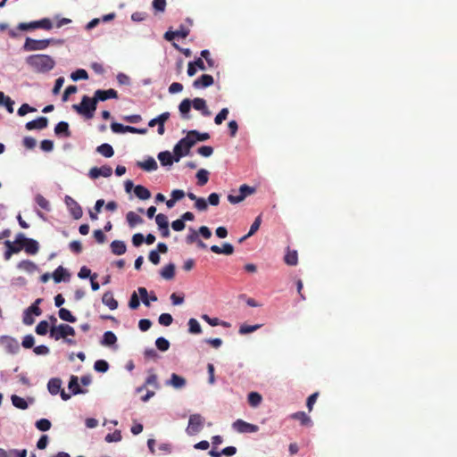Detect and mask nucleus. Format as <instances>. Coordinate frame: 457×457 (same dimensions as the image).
Here are the masks:
<instances>
[{"mask_svg": "<svg viewBox=\"0 0 457 457\" xmlns=\"http://www.w3.org/2000/svg\"><path fill=\"white\" fill-rule=\"evenodd\" d=\"M102 302L104 305L108 306L111 310H115L118 308V302L113 297L112 292H105L102 297Z\"/></svg>", "mask_w": 457, "mask_h": 457, "instance_id": "5701e85b", "label": "nucleus"}, {"mask_svg": "<svg viewBox=\"0 0 457 457\" xmlns=\"http://www.w3.org/2000/svg\"><path fill=\"white\" fill-rule=\"evenodd\" d=\"M58 315L60 319L64 321L74 323L77 320L76 317L72 315V313L68 309L65 308H61L58 312Z\"/></svg>", "mask_w": 457, "mask_h": 457, "instance_id": "c9c22d12", "label": "nucleus"}, {"mask_svg": "<svg viewBox=\"0 0 457 457\" xmlns=\"http://www.w3.org/2000/svg\"><path fill=\"white\" fill-rule=\"evenodd\" d=\"M134 193L141 200H147L151 197L150 191L144 186L137 185L134 187Z\"/></svg>", "mask_w": 457, "mask_h": 457, "instance_id": "c756f323", "label": "nucleus"}, {"mask_svg": "<svg viewBox=\"0 0 457 457\" xmlns=\"http://www.w3.org/2000/svg\"><path fill=\"white\" fill-rule=\"evenodd\" d=\"M11 400L12 404L18 409L26 410L28 408V403L22 397L13 395H12Z\"/></svg>", "mask_w": 457, "mask_h": 457, "instance_id": "a19ab883", "label": "nucleus"}, {"mask_svg": "<svg viewBox=\"0 0 457 457\" xmlns=\"http://www.w3.org/2000/svg\"><path fill=\"white\" fill-rule=\"evenodd\" d=\"M0 345L5 350L6 353L14 354L17 353L20 350L19 342L9 336H1L0 337Z\"/></svg>", "mask_w": 457, "mask_h": 457, "instance_id": "6e6552de", "label": "nucleus"}, {"mask_svg": "<svg viewBox=\"0 0 457 457\" xmlns=\"http://www.w3.org/2000/svg\"><path fill=\"white\" fill-rule=\"evenodd\" d=\"M116 342H117V337L115 336V334L112 331H106L103 336L101 344L103 345L111 346V345H113Z\"/></svg>", "mask_w": 457, "mask_h": 457, "instance_id": "f704fd0d", "label": "nucleus"}, {"mask_svg": "<svg viewBox=\"0 0 457 457\" xmlns=\"http://www.w3.org/2000/svg\"><path fill=\"white\" fill-rule=\"evenodd\" d=\"M188 331L191 334H200L202 332L199 322L194 318L188 320Z\"/></svg>", "mask_w": 457, "mask_h": 457, "instance_id": "c03bdc74", "label": "nucleus"}, {"mask_svg": "<svg viewBox=\"0 0 457 457\" xmlns=\"http://www.w3.org/2000/svg\"><path fill=\"white\" fill-rule=\"evenodd\" d=\"M18 268L28 273H34L36 270H37V264L29 260H23L19 262Z\"/></svg>", "mask_w": 457, "mask_h": 457, "instance_id": "a878e982", "label": "nucleus"}, {"mask_svg": "<svg viewBox=\"0 0 457 457\" xmlns=\"http://www.w3.org/2000/svg\"><path fill=\"white\" fill-rule=\"evenodd\" d=\"M35 201L37 205L45 211L49 212L51 210V205L49 201L45 198L42 195H37L35 197Z\"/></svg>", "mask_w": 457, "mask_h": 457, "instance_id": "79ce46f5", "label": "nucleus"}, {"mask_svg": "<svg viewBox=\"0 0 457 457\" xmlns=\"http://www.w3.org/2000/svg\"><path fill=\"white\" fill-rule=\"evenodd\" d=\"M155 345L160 351L165 352L170 347V342L166 338L161 337L156 339Z\"/></svg>", "mask_w": 457, "mask_h": 457, "instance_id": "8fccbe9b", "label": "nucleus"}, {"mask_svg": "<svg viewBox=\"0 0 457 457\" xmlns=\"http://www.w3.org/2000/svg\"><path fill=\"white\" fill-rule=\"evenodd\" d=\"M94 369L98 372H106L109 369V364L104 360H97L94 364Z\"/></svg>", "mask_w": 457, "mask_h": 457, "instance_id": "603ef678", "label": "nucleus"}, {"mask_svg": "<svg viewBox=\"0 0 457 457\" xmlns=\"http://www.w3.org/2000/svg\"><path fill=\"white\" fill-rule=\"evenodd\" d=\"M228 109L223 108L220 110V112L216 115L214 119V122L217 125H220L228 117Z\"/></svg>", "mask_w": 457, "mask_h": 457, "instance_id": "13d9d810", "label": "nucleus"}, {"mask_svg": "<svg viewBox=\"0 0 457 457\" xmlns=\"http://www.w3.org/2000/svg\"><path fill=\"white\" fill-rule=\"evenodd\" d=\"M52 278L55 283H60L62 280H68L70 278V274L62 266H59L53 272Z\"/></svg>", "mask_w": 457, "mask_h": 457, "instance_id": "412c9836", "label": "nucleus"}, {"mask_svg": "<svg viewBox=\"0 0 457 457\" xmlns=\"http://www.w3.org/2000/svg\"><path fill=\"white\" fill-rule=\"evenodd\" d=\"M191 105V100L188 98L182 100L181 103L179 104V110L184 116V118H189L187 114L190 112Z\"/></svg>", "mask_w": 457, "mask_h": 457, "instance_id": "ea45409f", "label": "nucleus"}, {"mask_svg": "<svg viewBox=\"0 0 457 457\" xmlns=\"http://www.w3.org/2000/svg\"><path fill=\"white\" fill-rule=\"evenodd\" d=\"M112 173V167L108 166V165H104L100 168L98 167H93L92 169H90L89 170V177L93 179H96L97 178H99L100 176H103V177H110Z\"/></svg>", "mask_w": 457, "mask_h": 457, "instance_id": "ddd939ff", "label": "nucleus"}, {"mask_svg": "<svg viewBox=\"0 0 457 457\" xmlns=\"http://www.w3.org/2000/svg\"><path fill=\"white\" fill-rule=\"evenodd\" d=\"M10 457H27V450L12 449L9 451Z\"/></svg>", "mask_w": 457, "mask_h": 457, "instance_id": "774afa93", "label": "nucleus"}, {"mask_svg": "<svg viewBox=\"0 0 457 457\" xmlns=\"http://www.w3.org/2000/svg\"><path fill=\"white\" fill-rule=\"evenodd\" d=\"M48 125V119L46 117H39L34 120H30L26 123L25 128L28 130L33 129H46Z\"/></svg>", "mask_w": 457, "mask_h": 457, "instance_id": "4468645a", "label": "nucleus"}, {"mask_svg": "<svg viewBox=\"0 0 457 457\" xmlns=\"http://www.w3.org/2000/svg\"><path fill=\"white\" fill-rule=\"evenodd\" d=\"M40 147L45 152H51L54 149V143L52 140L44 139L40 143Z\"/></svg>", "mask_w": 457, "mask_h": 457, "instance_id": "338daca9", "label": "nucleus"}, {"mask_svg": "<svg viewBox=\"0 0 457 457\" xmlns=\"http://www.w3.org/2000/svg\"><path fill=\"white\" fill-rule=\"evenodd\" d=\"M72 108L79 114L84 115L87 119L94 116L96 110V103L93 98L84 96L79 104H73Z\"/></svg>", "mask_w": 457, "mask_h": 457, "instance_id": "f03ea898", "label": "nucleus"}, {"mask_svg": "<svg viewBox=\"0 0 457 457\" xmlns=\"http://www.w3.org/2000/svg\"><path fill=\"white\" fill-rule=\"evenodd\" d=\"M35 22H36V24H35L36 29H43L50 30L53 28L52 21L47 18H44V19H42L40 21H37Z\"/></svg>", "mask_w": 457, "mask_h": 457, "instance_id": "49530a36", "label": "nucleus"}, {"mask_svg": "<svg viewBox=\"0 0 457 457\" xmlns=\"http://www.w3.org/2000/svg\"><path fill=\"white\" fill-rule=\"evenodd\" d=\"M232 427L238 433H255L259 430L257 425L248 423L240 419L233 422Z\"/></svg>", "mask_w": 457, "mask_h": 457, "instance_id": "1a4fd4ad", "label": "nucleus"}, {"mask_svg": "<svg viewBox=\"0 0 457 457\" xmlns=\"http://www.w3.org/2000/svg\"><path fill=\"white\" fill-rule=\"evenodd\" d=\"M48 323L46 320H41L36 327V333L39 336H45L48 331Z\"/></svg>", "mask_w": 457, "mask_h": 457, "instance_id": "5fc2aeb1", "label": "nucleus"}, {"mask_svg": "<svg viewBox=\"0 0 457 457\" xmlns=\"http://www.w3.org/2000/svg\"><path fill=\"white\" fill-rule=\"evenodd\" d=\"M197 153L204 157H209L213 154V148L210 145H203L197 149Z\"/></svg>", "mask_w": 457, "mask_h": 457, "instance_id": "680f3d73", "label": "nucleus"}, {"mask_svg": "<svg viewBox=\"0 0 457 457\" xmlns=\"http://www.w3.org/2000/svg\"><path fill=\"white\" fill-rule=\"evenodd\" d=\"M126 219L130 228H134L135 226L141 224L144 221V220L139 215L132 211L127 213Z\"/></svg>", "mask_w": 457, "mask_h": 457, "instance_id": "7c9ffc66", "label": "nucleus"}, {"mask_svg": "<svg viewBox=\"0 0 457 457\" xmlns=\"http://www.w3.org/2000/svg\"><path fill=\"white\" fill-rule=\"evenodd\" d=\"M139 305H140L139 298H138L137 293L134 292L130 296V299L129 302V306L130 309L136 310L139 307Z\"/></svg>", "mask_w": 457, "mask_h": 457, "instance_id": "e2e57ef3", "label": "nucleus"}, {"mask_svg": "<svg viewBox=\"0 0 457 457\" xmlns=\"http://www.w3.org/2000/svg\"><path fill=\"white\" fill-rule=\"evenodd\" d=\"M68 387L72 392L73 395L84 393V391L80 388L79 385V379L77 376L72 375L71 377Z\"/></svg>", "mask_w": 457, "mask_h": 457, "instance_id": "72a5a7b5", "label": "nucleus"}, {"mask_svg": "<svg viewBox=\"0 0 457 457\" xmlns=\"http://www.w3.org/2000/svg\"><path fill=\"white\" fill-rule=\"evenodd\" d=\"M71 78L74 81H77V80H79V79H88V74H87V72L85 70L79 69L76 71L71 73Z\"/></svg>", "mask_w": 457, "mask_h": 457, "instance_id": "de8ad7c7", "label": "nucleus"}, {"mask_svg": "<svg viewBox=\"0 0 457 457\" xmlns=\"http://www.w3.org/2000/svg\"><path fill=\"white\" fill-rule=\"evenodd\" d=\"M199 237L197 231L193 228H190V233L187 236L186 242L188 245H191L193 243H196Z\"/></svg>", "mask_w": 457, "mask_h": 457, "instance_id": "0e129e2a", "label": "nucleus"}, {"mask_svg": "<svg viewBox=\"0 0 457 457\" xmlns=\"http://www.w3.org/2000/svg\"><path fill=\"white\" fill-rule=\"evenodd\" d=\"M96 152L106 158H110L114 154L112 146L107 143L98 145L96 147Z\"/></svg>", "mask_w": 457, "mask_h": 457, "instance_id": "bb28decb", "label": "nucleus"}, {"mask_svg": "<svg viewBox=\"0 0 457 457\" xmlns=\"http://www.w3.org/2000/svg\"><path fill=\"white\" fill-rule=\"evenodd\" d=\"M111 129L114 133H134V134H145L147 132V129H137L131 126H125L120 123L112 122L111 124Z\"/></svg>", "mask_w": 457, "mask_h": 457, "instance_id": "9d476101", "label": "nucleus"}, {"mask_svg": "<svg viewBox=\"0 0 457 457\" xmlns=\"http://www.w3.org/2000/svg\"><path fill=\"white\" fill-rule=\"evenodd\" d=\"M214 83L212 76L209 74H203L197 79L193 82L195 88H202L212 86Z\"/></svg>", "mask_w": 457, "mask_h": 457, "instance_id": "f3484780", "label": "nucleus"}, {"mask_svg": "<svg viewBox=\"0 0 457 457\" xmlns=\"http://www.w3.org/2000/svg\"><path fill=\"white\" fill-rule=\"evenodd\" d=\"M62 380L58 378H51L47 383V389L53 395H57L61 391Z\"/></svg>", "mask_w": 457, "mask_h": 457, "instance_id": "b1692460", "label": "nucleus"}, {"mask_svg": "<svg viewBox=\"0 0 457 457\" xmlns=\"http://www.w3.org/2000/svg\"><path fill=\"white\" fill-rule=\"evenodd\" d=\"M4 245H6L7 249L4 253V258L6 260L10 259L11 256L13 254V253H18L21 250V246H16L14 245V243L9 241V240H6L4 242Z\"/></svg>", "mask_w": 457, "mask_h": 457, "instance_id": "2f4dec72", "label": "nucleus"}, {"mask_svg": "<svg viewBox=\"0 0 457 457\" xmlns=\"http://www.w3.org/2000/svg\"><path fill=\"white\" fill-rule=\"evenodd\" d=\"M112 253L115 255L124 254L127 251L126 244L121 240H114L110 245Z\"/></svg>", "mask_w": 457, "mask_h": 457, "instance_id": "4be33fe9", "label": "nucleus"}, {"mask_svg": "<svg viewBox=\"0 0 457 457\" xmlns=\"http://www.w3.org/2000/svg\"><path fill=\"white\" fill-rule=\"evenodd\" d=\"M262 397L257 392H251L248 395V403L252 407H257L262 403Z\"/></svg>", "mask_w": 457, "mask_h": 457, "instance_id": "37998d69", "label": "nucleus"}, {"mask_svg": "<svg viewBox=\"0 0 457 457\" xmlns=\"http://www.w3.org/2000/svg\"><path fill=\"white\" fill-rule=\"evenodd\" d=\"M255 192V188L246 184L240 186L239 195H228V200L230 204H236L245 200V198Z\"/></svg>", "mask_w": 457, "mask_h": 457, "instance_id": "0eeeda50", "label": "nucleus"}, {"mask_svg": "<svg viewBox=\"0 0 457 457\" xmlns=\"http://www.w3.org/2000/svg\"><path fill=\"white\" fill-rule=\"evenodd\" d=\"M291 419L299 420L303 426H309L312 424L311 418L304 411H297L291 414Z\"/></svg>", "mask_w": 457, "mask_h": 457, "instance_id": "cd10ccee", "label": "nucleus"}, {"mask_svg": "<svg viewBox=\"0 0 457 457\" xmlns=\"http://www.w3.org/2000/svg\"><path fill=\"white\" fill-rule=\"evenodd\" d=\"M36 428L40 431H47L51 428V422L47 419H40L36 422Z\"/></svg>", "mask_w": 457, "mask_h": 457, "instance_id": "3c124183", "label": "nucleus"}, {"mask_svg": "<svg viewBox=\"0 0 457 457\" xmlns=\"http://www.w3.org/2000/svg\"><path fill=\"white\" fill-rule=\"evenodd\" d=\"M182 138L175 145L173 148L174 160L178 162L183 156L188 155L191 147L187 148L186 145L180 144Z\"/></svg>", "mask_w": 457, "mask_h": 457, "instance_id": "2eb2a0df", "label": "nucleus"}, {"mask_svg": "<svg viewBox=\"0 0 457 457\" xmlns=\"http://www.w3.org/2000/svg\"><path fill=\"white\" fill-rule=\"evenodd\" d=\"M111 98H113V99L118 98L117 91L112 88H110L108 90L97 89L95 92V96L93 97V99L96 101V104L98 101H106Z\"/></svg>", "mask_w": 457, "mask_h": 457, "instance_id": "f8f14e48", "label": "nucleus"}, {"mask_svg": "<svg viewBox=\"0 0 457 457\" xmlns=\"http://www.w3.org/2000/svg\"><path fill=\"white\" fill-rule=\"evenodd\" d=\"M169 118H170V112H162L158 117L152 119L149 121L148 126L152 128V127H154L155 125H160L161 123L164 124L169 120Z\"/></svg>", "mask_w": 457, "mask_h": 457, "instance_id": "e433bc0d", "label": "nucleus"}, {"mask_svg": "<svg viewBox=\"0 0 457 457\" xmlns=\"http://www.w3.org/2000/svg\"><path fill=\"white\" fill-rule=\"evenodd\" d=\"M137 166L146 171L156 170L158 168L157 162L153 157H148L143 162H137Z\"/></svg>", "mask_w": 457, "mask_h": 457, "instance_id": "6ab92c4d", "label": "nucleus"}, {"mask_svg": "<svg viewBox=\"0 0 457 457\" xmlns=\"http://www.w3.org/2000/svg\"><path fill=\"white\" fill-rule=\"evenodd\" d=\"M26 63L37 72H48L55 65L54 60L47 54H32L26 58Z\"/></svg>", "mask_w": 457, "mask_h": 457, "instance_id": "f257e3e1", "label": "nucleus"}, {"mask_svg": "<svg viewBox=\"0 0 457 457\" xmlns=\"http://www.w3.org/2000/svg\"><path fill=\"white\" fill-rule=\"evenodd\" d=\"M284 261L287 265L295 266L298 263V253L295 250L287 249Z\"/></svg>", "mask_w": 457, "mask_h": 457, "instance_id": "c85d7f7f", "label": "nucleus"}, {"mask_svg": "<svg viewBox=\"0 0 457 457\" xmlns=\"http://www.w3.org/2000/svg\"><path fill=\"white\" fill-rule=\"evenodd\" d=\"M36 108L34 107H31L29 104H21V106L18 109V115L20 116H24L26 115L27 113L29 112H36Z\"/></svg>", "mask_w": 457, "mask_h": 457, "instance_id": "052dcab7", "label": "nucleus"}, {"mask_svg": "<svg viewBox=\"0 0 457 457\" xmlns=\"http://www.w3.org/2000/svg\"><path fill=\"white\" fill-rule=\"evenodd\" d=\"M209 172L204 169H200L196 173L197 185L200 187L204 186L209 179Z\"/></svg>", "mask_w": 457, "mask_h": 457, "instance_id": "58836bf2", "label": "nucleus"}, {"mask_svg": "<svg viewBox=\"0 0 457 457\" xmlns=\"http://www.w3.org/2000/svg\"><path fill=\"white\" fill-rule=\"evenodd\" d=\"M210 138L209 133H200L197 130H190L187 136L182 138L181 145H186L187 148L192 147L198 141H206Z\"/></svg>", "mask_w": 457, "mask_h": 457, "instance_id": "39448f33", "label": "nucleus"}, {"mask_svg": "<svg viewBox=\"0 0 457 457\" xmlns=\"http://www.w3.org/2000/svg\"><path fill=\"white\" fill-rule=\"evenodd\" d=\"M22 247L28 254H36L39 249L37 241L32 238L24 239Z\"/></svg>", "mask_w": 457, "mask_h": 457, "instance_id": "a211bd4d", "label": "nucleus"}, {"mask_svg": "<svg viewBox=\"0 0 457 457\" xmlns=\"http://www.w3.org/2000/svg\"><path fill=\"white\" fill-rule=\"evenodd\" d=\"M52 39H33L27 37L23 45V50L26 52L39 51L46 49Z\"/></svg>", "mask_w": 457, "mask_h": 457, "instance_id": "20e7f679", "label": "nucleus"}, {"mask_svg": "<svg viewBox=\"0 0 457 457\" xmlns=\"http://www.w3.org/2000/svg\"><path fill=\"white\" fill-rule=\"evenodd\" d=\"M157 158L162 166H170L175 162L174 154L172 155L169 151L159 153Z\"/></svg>", "mask_w": 457, "mask_h": 457, "instance_id": "393cba45", "label": "nucleus"}, {"mask_svg": "<svg viewBox=\"0 0 457 457\" xmlns=\"http://www.w3.org/2000/svg\"><path fill=\"white\" fill-rule=\"evenodd\" d=\"M155 222L158 225L159 228L169 226L168 218L163 213H159L155 216Z\"/></svg>", "mask_w": 457, "mask_h": 457, "instance_id": "4d7b16f0", "label": "nucleus"}, {"mask_svg": "<svg viewBox=\"0 0 457 457\" xmlns=\"http://www.w3.org/2000/svg\"><path fill=\"white\" fill-rule=\"evenodd\" d=\"M204 419L200 414H192L188 420L187 433L190 436L198 434L204 427Z\"/></svg>", "mask_w": 457, "mask_h": 457, "instance_id": "423d86ee", "label": "nucleus"}, {"mask_svg": "<svg viewBox=\"0 0 457 457\" xmlns=\"http://www.w3.org/2000/svg\"><path fill=\"white\" fill-rule=\"evenodd\" d=\"M161 276L167 280H170L175 276V265L173 263H169L164 266L161 270Z\"/></svg>", "mask_w": 457, "mask_h": 457, "instance_id": "473e14b6", "label": "nucleus"}, {"mask_svg": "<svg viewBox=\"0 0 457 457\" xmlns=\"http://www.w3.org/2000/svg\"><path fill=\"white\" fill-rule=\"evenodd\" d=\"M191 104L195 110L200 111L202 115L205 117H208L212 114V112H210L206 105V101L204 98L196 97L193 101H191Z\"/></svg>", "mask_w": 457, "mask_h": 457, "instance_id": "dca6fc26", "label": "nucleus"}, {"mask_svg": "<svg viewBox=\"0 0 457 457\" xmlns=\"http://www.w3.org/2000/svg\"><path fill=\"white\" fill-rule=\"evenodd\" d=\"M64 202L71 214V216L75 220H79L83 215V211L81 206L70 195H66L64 198Z\"/></svg>", "mask_w": 457, "mask_h": 457, "instance_id": "9b49d317", "label": "nucleus"}, {"mask_svg": "<svg viewBox=\"0 0 457 457\" xmlns=\"http://www.w3.org/2000/svg\"><path fill=\"white\" fill-rule=\"evenodd\" d=\"M260 327H261V325L243 324L242 326H240L238 332L241 335H245V334H249V333H252V332L257 330Z\"/></svg>", "mask_w": 457, "mask_h": 457, "instance_id": "864d4df0", "label": "nucleus"}, {"mask_svg": "<svg viewBox=\"0 0 457 457\" xmlns=\"http://www.w3.org/2000/svg\"><path fill=\"white\" fill-rule=\"evenodd\" d=\"M121 440L120 431L115 430L113 433H109L105 436V441L108 443L119 442Z\"/></svg>", "mask_w": 457, "mask_h": 457, "instance_id": "bf43d9fd", "label": "nucleus"}, {"mask_svg": "<svg viewBox=\"0 0 457 457\" xmlns=\"http://www.w3.org/2000/svg\"><path fill=\"white\" fill-rule=\"evenodd\" d=\"M49 332L50 337L55 340H59L61 338L65 339L68 336L75 335V329L68 324H60L57 327L53 326Z\"/></svg>", "mask_w": 457, "mask_h": 457, "instance_id": "7ed1b4c3", "label": "nucleus"}, {"mask_svg": "<svg viewBox=\"0 0 457 457\" xmlns=\"http://www.w3.org/2000/svg\"><path fill=\"white\" fill-rule=\"evenodd\" d=\"M42 299H37L26 311L30 314H35L36 316H39L42 313L41 309L38 307V304L41 303Z\"/></svg>", "mask_w": 457, "mask_h": 457, "instance_id": "09e8293b", "label": "nucleus"}, {"mask_svg": "<svg viewBox=\"0 0 457 457\" xmlns=\"http://www.w3.org/2000/svg\"><path fill=\"white\" fill-rule=\"evenodd\" d=\"M318 396L319 393L315 392L307 398L306 406L309 411H312L313 405L316 403Z\"/></svg>", "mask_w": 457, "mask_h": 457, "instance_id": "69168bd1", "label": "nucleus"}, {"mask_svg": "<svg viewBox=\"0 0 457 457\" xmlns=\"http://www.w3.org/2000/svg\"><path fill=\"white\" fill-rule=\"evenodd\" d=\"M54 133L58 137H70L71 131L69 128V124L66 121H60L56 124L54 128Z\"/></svg>", "mask_w": 457, "mask_h": 457, "instance_id": "aec40b11", "label": "nucleus"}, {"mask_svg": "<svg viewBox=\"0 0 457 457\" xmlns=\"http://www.w3.org/2000/svg\"><path fill=\"white\" fill-rule=\"evenodd\" d=\"M158 321L161 325L168 327L172 323L173 318L170 313H162L159 316Z\"/></svg>", "mask_w": 457, "mask_h": 457, "instance_id": "6e6d98bb", "label": "nucleus"}, {"mask_svg": "<svg viewBox=\"0 0 457 457\" xmlns=\"http://www.w3.org/2000/svg\"><path fill=\"white\" fill-rule=\"evenodd\" d=\"M170 383L175 388H182L186 385V379L175 373H172Z\"/></svg>", "mask_w": 457, "mask_h": 457, "instance_id": "4c0bfd02", "label": "nucleus"}, {"mask_svg": "<svg viewBox=\"0 0 457 457\" xmlns=\"http://www.w3.org/2000/svg\"><path fill=\"white\" fill-rule=\"evenodd\" d=\"M146 385L153 386L154 387H158L157 376L155 374H151L147 377L145 380V384L140 387L137 388V392H141Z\"/></svg>", "mask_w": 457, "mask_h": 457, "instance_id": "a18cd8bd", "label": "nucleus"}]
</instances>
